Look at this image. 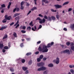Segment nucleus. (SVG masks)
Returning a JSON list of instances; mask_svg holds the SVG:
<instances>
[{
	"label": "nucleus",
	"instance_id": "obj_1",
	"mask_svg": "<svg viewBox=\"0 0 74 74\" xmlns=\"http://www.w3.org/2000/svg\"><path fill=\"white\" fill-rule=\"evenodd\" d=\"M54 44V42H51V43H48L47 46H45L43 47V48L40 46H39L38 48V50L41 53H44L45 52H47L48 51V48H49L51 47V46L53 45Z\"/></svg>",
	"mask_w": 74,
	"mask_h": 74
},
{
	"label": "nucleus",
	"instance_id": "obj_2",
	"mask_svg": "<svg viewBox=\"0 0 74 74\" xmlns=\"http://www.w3.org/2000/svg\"><path fill=\"white\" fill-rule=\"evenodd\" d=\"M38 20L39 21V23H44L45 22V18H43L42 19H41L40 17H37L36 19V21H37Z\"/></svg>",
	"mask_w": 74,
	"mask_h": 74
},
{
	"label": "nucleus",
	"instance_id": "obj_3",
	"mask_svg": "<svg viewBox=\"0 0 74 74\" xmlns=\"http://www.w3.org/2000/svg\"><path fill=\"white\" fill-rule=\"evenodd\" d=\"M47 69L46 67L44 66H42L38 68L37 69V71H44Z\"/></svg>",
	"mask_w": 74,
	"mask_h": 74
},
{
	"label": "nucleus",
	"instance_id": "obj_4",
	"mask_svg": "<svg viewBox=\"0 0 74 74\" xmlns=\"http://www.w3.org/2000/svg\"><path fill=\"white\" fill-rule=\"evenodd\" d=\"M67 53L68 54H70V50L69 49H66L65 50L62 51L61 52V53Z\"/></svg>",
	"mask_w": 74,
	"mask_h": 74
},
{
	"label": "nucleus",
	"instance_id": "obj_5",
	"mask_svg": "<svg viewBox=\"0 0 74 74\" xmlns=\"http://www.w3.org/2000/svg\"><path fill=\"white\" fill-rule=\"evenodd\" d=\"M57 60H55L53 61V62L56 63V64H59V58L58 57L57 58Z\"/></svg>",
	"mask_w": 74,
	"mask_h": 74
},
{
	"label": "nucleus",
	"instance_id": "obj_6",
	"mask_svg": "<svg viewBox=\"0 0 74 74\" xmlns=\"http://www.w3.org/2000/svg\"><path fill=\"white\" fill-rule=\"evenodd\" d=\"M44 65V63L43 62H40L37 64L38 67H42Z\"/></svg>",
	"mask_w": 74,
	"mask_h": 74
},
{
	"label": "nucleus",
	"instance_id": "obj_7",
	"mask_svg": "<svg viewBox=\"0 0 74 74\" xmlns=\"http://www.w3.org/2000/svg\"><path fill=\"white\" fill-rule=\"evenodd\" d=\"M7 15H5V19H6L7 20H10L11 19H12L11 17L10 16H9L8 17V16Z\"/></svg>",
	"mask_w": 74,
	"mask_h": 74
},
{
	"label": "nucleus",
	"instance_id": "obj_8",
	"mask_svg": "<svg viewBox=\"0 0 74 74\" xmlns=\"http://www.w3.org/2000/svg\"><path fill=\"white\" fill-rule=\"evenodd\" d=\"M54 6L56 7V9H58V8H62V5H59L58 4L55 5Z\"/></svg>",
	"mask_w": 74,
	"mask_h": 74
},
{
	"label": "nucleus",
	"instance_id": "obj_9",
	"mask_svg": "<svg viewBox=\"0 0 74 74\" xmlns=\"http://www.w3.org/2000/svg\"><path fill=\"white\" fill-rule=\"evenodd\" d=\"M11 1L9 3V5L8 6V9H10V6H11Z\"/></svg>",
	"mask_w": 74,
	"mask_h": 74
},
{
	"label": "nucleus",
	"instance_id": "obj_10",
	"mask_svg": "<svg viewBox=\"0 0 74 74\" xmlns=\"http://www.w3.org/2000/svg\"><path fill=\"white\" fill-rule=\"evenodd\" d=\"M27 67H25V66H23L22 67V69L24 71H26V70H27Z\"/></svg>",
	"mask_w": 74,
	"mask_h": 74
},
{
	"label": "nucleus",
	"instance_id": "obj_11",
	"mask_svg": "<svg viewBox=\"0 0 74 74\" xmlns=\"http://www.w3.org/2000/svg\"><path fill=\"white\" fill-rule=\"evenodd\" d=\"M20 15V13H16L14 14L13 16V17L15 18V17H16V16H18V15Z\"/></svg>",
	"mask_w": 74,
	"mask_h": 74
},
{
	"label": "nucleus",
	"instance_id": "obj_12",
	"mask_svg": "<svg viewBox=\"0 0 74 74\" xmlns=\"http://www.w3.org/2000/svg\"><path fill=\"white\" fill-rule=\"evenodd\" d=\"M13 35L14 37H16V38L17 37V34H16V32H14Z\"/></svg>",
	"mask_w": 74,
	"mask_h": 74
},
{
	"label": "nucleus",
	"instance_id": "obj_13",
	"mask_svg": "<svg viewBox=\"0 0 74 74\" xmlns=\"http://www.w3.org/2000/svg\"><path fill=\"white\" fill-rule=\"evenodd\" d=\"M32 60H30L28 62V64L29 65H30L32 64Z\"/></svg>",
	"mask_w": 74,
	"mask_h": 74
},
{
	"label": "nucleus",
	"instance_id": "obj_14",
	"mask_svg": "<svg viewBox=\"0 0 74 74\" xmlns=\"http://www.w3.org/2000/svg\"><path fill=\"white\" fill-rule=\"evenodd\" d=\"M70 27L71 28L72 30H73L74 28V24H73V25L71 26Z\"/></svg>",
	"mask_w": 74,
	"mask_h": 74
},
{
	"label": "nucleus",
	"instance_id": "obj_15",
	"mask_svg": "<svg viewBox=\"0 0 74 74\" xmlns=\"http://www.w3.org/2000/svg\"><path fill=\"white\" fill-rule=\"evenodd\" d=\"M48 66L49 67H53V65L52 64H50L48 65Z\"/></svg>",
	"mask_w": 74,
	"mask_h": 74
},
{
	"label": "nucleus",
	"instance_id": "obj_16",
	"mask_svg": "<svg viewBox=\"0 0 74 74\" xmlns=\"http://www.w3.org/2000/svg\"><path fill=\"white\" fill-rule=\"evenodd\" d=\"M69 2L68 1L66 2L65 3H64L63 4V5H66V4H69Z\"/></svg>",
	"mask_w": 74,
	"mask_h": 74
},
{
	"label": "nucleus",
	"instance_id": "obj_17",
	"mask_svg": "<svg viewBox=\"0 0 74 74\" xmlns=\"http://www.w3.org/2000/svg\"><path fill=\"white\" fill-rule=\"evenodd\" d=\"M51 18L52 20H53V21H55V20L56 19V18H55V16H51Z\"/></svg>",
	"mask_w": 74,
	"mask_h": 74
},
{
	"label": "nucleus",
	"instance_id": "obj_18",
	"mask_svg": "<svg viewBox=\"0 0 74 74\" xmlns=\"http://www.w3.org/2000/svg\"><path fill=\"white\" fill-rule=\"evenodd\" d=\"M10 70L11 72H14V69H13V68H11L10 69Z\"/></svg>",
	"mask_w": 74,
	"mask_h": 74
},
{
	"label": "nucleus",
	"instance_id": "obj_19",
	"mask_svg": "<svg viewBox=\"0 0 74 74\" xmlns=\"http://www.w3.org/2000/svg\"><path fill=\"white\" fill-rule=\"evenodd\" d=\"M32 53L31 52L27 53L26 54V56H29V55H31Z\"/></svg>",
	"mask_w": 74,
	"mask_h": 74
},
{
	"label": "nucleus",
	"instance_id": "obj_20",
	"mask_svg": "<svg viewBox=\"0 0 74 74\" xmlns=\"http://www.w3.org/2000/svg\"><path fill=\"white\" fill-rule=\"evenodd\" d=\"M7 22V20L5 18L2 21L3 23H6Z\"/></svg>",
	"mask_w": 74,
	"mask_h": 74
},
{
	"label": "nucleus",
	"instance_id": "obj_21",
	"mask_svg": "<svg viewBox=\"0 0 74 74\" xmlns=\"http://www.w3.org/2000/svg\"><path fill=\"white\" fill-rule=\"evenodd\" d=\"M70 71L72 74H73L74 73V70H73V69H71L70 70Z\"/></svg>",
	"mask_w": 74,
	"mask_h": 74
},
{
	"label": "nucleus",
	"instance_id": "obj_22",
	"mask_svg": "<svg viewBox=\"0 0 74 74\" xmlns=\"http://www.w3.org/2000/svg\"><path fill=\"white\" fill-rule=\"evenodd\" d=\"M3 47H4L3 44L0 43V48L1 49V48H2Z\"/></svg>",
	"mask_w": 74,
	"mask_h": 74
},
{
	"label": "nucleus",
	"instance_id": "obj_23",
	"mask_svg": "<svg viewBox=\"0 0 74 74\" xmlns=\"http://www.w3.org/2000/svg\"><path fill=\"white\" fill-rule=\"evenodd\" d=\"M8 37V36H7V35H5V36H4V37L3 38V39H5V38H7Z\"/></svg>",
	"mask_w": 74,
	"mask_h": 74
},
{
	"label": "nucleus",
	"instance_id": "obj_24",
	"mask_svg": "<svg viewBox=\"0 0 74 74\" xmlns=\"http://www.w3.org/2000/svg\"><path fill=\"white\" fill-rule=\"evenodd\" d=\"M43 57H44L43 55H41L39 57V58L41 59H42L43 58Z\"/></svg>",
	"mask_w": 74,
	"mask_h": 74
},
{
	"label": "nucleus",
	"instance_id": "obj_25",
	"mask_svg": "<svg viewBox=\"0 0 74 74\" xmlns=\"http://www.w3.org/2000/svg\"><path fill=\"white\" fill-rule=\"evenodd\" d=\"M18 23H19V20L17 21L16 23H15V24L14 25V26H16V25H17V24Z\"/></svg>",
	"mask_w": 74,
	"mask_h": 74
},
{
	"label": "nucleus",
	"instance_id": "obj_26",
	"mask_svg": "<svg viewBox=\"0 0 74 74\" xmlns=\"http://www.w3.org/2000/svg\"><path fill=\"white\" fill-rule=\"evenodd\" d=\"M31 27L30 26H29L27 28V30H31Z\"/></svg>",
	"mask_w": 74,
	"mask_h": 74
},
{
	"label": "nucleus",
	"instance_id": "obj_27",
	"mask_svg": "<svg viewBox=\"0 0 74 74\" xmlns=\"http://www.w3.org/2000/svg\"><path fill=\"white\" fill-rule=\"evenodd\" d=\"M21 62L23 63H24L25 62V60L24 59H22L21 60Z\"/></svg>",
	"mask_w": 74,
	"mask_h": 74
},
{
	"label": "nucleus",
	"instance_id": "obj_28",
	"mask_svg": "<svg viewBox=\"0 0 74 74\" xmlns=\"http://www.w3.org/2000/svg\"><path fill=\"white\" fill-rule=\"evenodd\" d=\"M4 49H8V47L6 46L4 47Z\"/></svg>",
	"mask_w": 74,
	"mask_h": 74
},
{
	"label": "nucleus",
	"instance_id": "obj_29",
	"mask_svg": "<svg viewBox=\"0 0 74 74\" xmlns=\"http://www.w3.org/2000/svg\"><path fill=\"white\" fill-rule=\"evenodd\" d=\"M41 61V59L40 58H38L37 59V61L38 62H40Z\"/></svg>",
	"mask_w": 74,
	"mask_h": 74
},
{
	"label": "nucleus",
	"instance_id": "obj_30",
	"mask_svg": "<svg viewBox=\"0 0 74 74\" xmlns=\"http://www.w3.org/2000/svg\"><path fill=\"white\" fill-rule=\"evenodd\" d=\"M48 19L49 20V21H51L52 20V19H51V17L50 16L48 17Z\"/></svg>",
	"mask_w": 74,
	"mask_h": 74
},
{
	"label": "nucleus",
	"instance_id": "obj_31",
	"mask_svg": "<svg viewBox=\"0 0 74 74\" xmlns=\"http://www.w3.org/2000/svg\"><path fill=\"white\" fill-rule=\"evenodd\" d=\"M71 48L72 51H74V46H71Z\"/></svg>",
	"mask_w": 74,
	"mask_h": 74
},
{
	"label": "nucleus",
	"instance_id": "obj_32",
	"mask_svg": "<svg viewBox=\"0 0 74 74\" xmlns=\"http://www.w3.org/2000/svg\"><path fill=\"white\" fill-rule=\"evenodd\" d=\"M66 44L68 46H69V45H70V43L69 42H68L66 43Z\"/></svg>",
	"mask_w": 74,
	"mask_h": 74
},
{
	"label": "nucleus",
	"instance_id": "obj_33",
	"mask_svg": "<svg viewBox=\"0 0 74 74\" xmlns=\"http://www.w3.org/2000/svg\"><path fill=\"white\" fill-rule=\"evenodd\" d=\"M1 7L2 8H4V7H5V4H3L1 5Z\"/></svg>",
	"mask_w": 74,
	"mask_h": 74
},
{
	"label": "nucleus",
	"instance_id": "obj_34",
	"mask_svg": "<svg viewBox=\"0 0 74 74\" xmlns=\"http://www.w3.org/2000/svg\"><path fill=\"white\" fill-rule=\"evenodd\" d=\"M48 73V71H45L43 72V74H47Z\"/></svg>",
	"mask_w": 74,
	"mask_h": 74
},
{
	"label": "nucleus",
	"instance_id": "obj_35",
	"mask_svg": "<svg viewBox=\"0 0 74 74\" xmlns=\"http://www.w3.org/2000/svg\"><path fill=\"white\" fill-rule=\"evenodd\" d=\"M21 32L22 33H26V31H24L23 30H22L21 31Z\"/></svg>",
	"mask_w": 74,
	"mask_h": 74
},
{
	"label": "nucleus",
	"instance_id": "obj_36",
	"mask_svg": "<svg viewBox=\"0 0 74 74\" xmlns=\"http://www.w3.org/2000/svg\"><path fill=\"white\" fill-rule=\"evenodd\" d=\"M19 19V16H18L17 17H16L15 18V19L16 20H18V19Z\"/></svg>",
	"mask_w": 74,
	"mask_h": 74
},
{
	"label": "nucleus",
	"instance_id": "obj_37",
	"mask_svg": "<svg viewBox=\"0 0 74 74\" xmlns=\"http://www.w3.org/2000/svg\"><path fill=\"white\" fill-rule=\"evenodd\" d=\"M70 46H73L74 45V43L73 42H71L70 43Z\"/></svg>",
	"mask_w": 74,
	"mask_h": 74
},
{
	"label": "nucleus",
	"instance_id": "obj_38",
	"mask_svg": "<svg viewBox=\"0 0 74 74\" xmlns=\"http://www.w3.org/2000/svg\"><path fill=\"white\" fill-rule=\"evenodd\" d=\"M20 46L21 47H23V43H21L20 44Z\"/></svg>",
	"mask_w": 74,
	"mask_h": 74
},
{
	"label": "nucleus",
	"instance_id": "obj_39",
	"mask_svg": "<svg viewBox=\"0 0 74 74\" xmlns=\"http://www.w3.org/2000/svg\"><path fill=\"white\" fill-rule=\"evenodd\" d=\"M44 18H45V19H48V17L46 15H45L44 16Z\"/></svg>",
	"mask_w": 74,
	"mask_h": 74
},
{
	"label": "nucleus",
	"instance_id": "obj_40",
	"mask_svg": "<svg viewBox=\"0 0 74 74\" xmlns=\"http://www.w3.org/2000/svg\"><path fill=\"white\" fill-rule=\"evenodd\" d=\"M39 53V51H36L35 53V55H37V54H38Z\"/></svg>",
	"mask_w": 74,
	"mask_h": 74
},
{
	"label": "nucleus",
	"instance_id": "obj_41",
	"mask_svg": "<svg viewBox=\"0 0 74 74\" xmlns=\"http://www.w3.org/2000/svg\"><path fill=\"white\" fill-rule=\"evenodd\" d=\"M51 11L52 12H56V10H54L53 9H51Z\"/></svg>",
	"mask_w": 74,
	"mask_h": 74
},
{
	"label": "nucleus",
	"instance_id": "obj_42",
	"mask_svg": "<svg viewBox=\"0 0 74 74\" xmlns=\"http://www.w3.org/2000/svg\"><path fill=\"white\" fill-rule=\"evenodd\" d=\"M16 11L17 12H18L19 11V8H16Z\"/></svg>",
	"mask_w": 74,
	"mask_h": 74
},
{
	"label": "nucleus",
	"instance_id": "obj_43",
	"mask_svg": "<svg viewBox=\"0 0 74 74\" xmlns=\"http://www.w3.org/2000/svg\"><path fill=\"white\" fill-rule=\"evenodd\" d=\"M24 4V2H23V1H22L21 3V6H23V5Z\"/></svg>",
	"mask_w": 74,
	"mask_h": 74
},
{
	"label": "nucleus",
	"instance_id": "obj_44",
	"mask_svg": "<svg viewBox=\"0 0 74 74\" xmlns=\"http://www.w3.org/2000/svg\"><path fill=\"white\" fill-rule=\"evenodd\" d=\"M23 8H24V7L23 6L21 5V10H23Z\"/></svg>",
	"mask_w": 74,
	"mask_h": 74
},
{
	"label": "nucleus",
	"instance_id": "obj_45",
	"mask_svg": "<svg viewBox=\"0 0 74 74\" xmlns=\"http://www.w3.org/2000/svg\"><path fill=\"white\" fill-rule=\"evenodd\" d=\"M39 16H40V17H41L42 18L43 17V16L41 14H39L38 15Z\"/></svg>",
	"mask_w": 74,
	"mask_h": 74
},
{
	"label": "nucleus",
	"instance_id": "obj_46",
	"mask_svg": "<svg viewBox=\"0 0 74 74\" xmlns=\"http://www.w3.org/2000/svg\"><path fill=\"white\" fill-rule=\"evenodd\" d=\"M19 24H18L15 27V28H16V29H17V28H18V27H19Z\"/></svg>",
	"mask_w": 74,
	"mask_h": 74
},
{
	"label": "nucleus",
	"instance_id": "obj_47",
	"mask_svg": "<svg viewBox=\"0 0 74 74\" xmlns=\"http://www.w3.org/2000/svg\"><path fill=\"white\" fill-rule=\"evenodd\" d=\"M72 8H70L68 10V12H70V11H71V10H72Z\"/></svg>",
	"mask_w": 74,
	"mask_h": 74
},
{
	"label": "nucleus",
	"instance_id": "obj_48",
	"mask_svg": "<svg viewBox=\"0 0 74 74\" xmlns=\"http://www.w3.org/2000/svg\"><path fill=\"white\" fill-rule=\"evenodd\" d=\"M22 29H24V30H25V29H26V26H23V27Z\"/></svg>",
	"mask_w": 74,
	"mask_h": 74
},
{
	"label": "nucleus",
	"instance_id": "obj_49",
	"mask_svg": "<svg viewBox=\"0 0 74 74\" xmlns=\"http://www.w3.org/2000/svg\"><path fill=\"white\" fill-rule=\"evenodd\" d=\"M14 24V22H12V23L10 24V26H12V25H13Z\"/></svg>",
	"mask_w": 74,
	"mask_h": 74
},
{
	"label": "nucleus",
	"instance_id": "obj_50",
	"mask_svg": "<svg viewBox=\"0 0 74 74\" xmlns=\"http://www.w3.org/2000/svg\"><path fill=\"white\" fill-rule=\"evenodd\" d=\"M56 18L57 19H59V16L58 14H57L56 15Z\"/></svg>",
	"mask_w": 74,
	"mask_h": 74
},
{
	"label": "nucleus",
	"instance_id": "obj_51",
	"mask_svg": "<svg viewBox=\"0 0 74 74\" xmlns=\"http://www.w3.org/2000/svg\"><path fill=\"white\" fill-rule=\"evenodd\" d=\"M47 58H43V60H44V61H45V60H47Z\"/></svg>",
	"mask_w": 74,
	"mask_h": 74
},
{
	"label": "nucleus",
	"instance_id": "obj_52",
	"mask_svg": "<svg viewBox=\"0 0 74 74\" xmlns=\"http://www.w3.org/2000/svg\"><path fill=\"white\" fill-rule=\"evenodd\" d=\"M5 51H6L4 49H3L2 50V52H3V53H4V52H5Z\"/></svg>",
	"mask_w": 74,
	"mask_h": 74
},
{
	"label": "nucleus",
	"instance_id": "obj_53",
	"mask_svg": "<svg viewBox=\"0 0 74 74\" xmlns=\"http://www.w3.org/2000/svg\"><path fill=\"white\" fill-rule=\"evenodd\" d=\"M16 8H15L13 10V12H15V11H16Z\"/></svg>",
	"mask_w": 74,
	"mask_h": 74
},
{
	"label": "nucleus",
	"instance_id": "obj_54",
	"mask_svg": "<svg viewBox=\"0 0 74 74\" xmlns=\"http://www.w3.org/2000/svg\"><path fill=\"white\" fill-rule=\"evenodd\" d=\"M42 28V25H40L39 27V29H41Z\"/></svg>",
	"mask_w": 74,
	"mask_h": 74
},
{
	"label": "nucleus",
	"instance_id": "obj_55",
	"mask_svg": "<svg viewBox=\"0 0 74 74\" xmlns=\"http://www.w3.org/2000/svg\"><path fill=\"white\" fill-rule=\"evenodd\" d=\"M32 24H33V22L31 21L29 23V25H30V26H32Z\"/></svg>",
	"mask_w": 74,
	"mask_h": 74
},
{
	"label": "nucleus",
	"instance_id": "obj_56",
	"mask_svg": "<svg viewBox=\"0 0 74 74\" xmlns=\"http://www.w3.org/2000/svg\"><path fill=\"white\" fill-rule=\"evenodd\" d=\"M63 30L64 31H67V28H64Z\"/></svg>",
	"mask_w": 74,
	"mask_h": 74
},
{
	"label": "nucleus",
	"instance_id": "obj_57",
	"mask_svg": "<svg viewBox=\"0 0 74 74\" xmlns=\"http://www.w3.org/2000/svg\"><path fill=\"white\" fill-rule=\"evenodd\" d=\"M41 43V41H39L37 42V44H39Z\"/></svg>",
	"mask_w": 74,
	"mask_h": 74
},
{
	"label": "nucleus",
	"instance_id": "obj_58",
	"mask_svg": "<svg viewBox=\"0 0 74 74\" xmlns=\"http://www.w3.org/2000/svg\"><path fill=\"white\" fill-rule=\"evenodd\" d=\"M31 12H32V11H31V10L29 11V12L27 14V15H29L30 13H31Z\"/></svg>",
	"mask_w": 74,
	"mask_h": 74
},
{
	"label": "nucleus",
	"instance_id": "obj_59",
	"mask_svg": "<svg viewBox=\"0 0 74 74\" xmlns=\"http://www.w3.org/2000/svg\"><path fill=\"white\" fill-rule=\"evenodd\" d=\"M69 67L70 68L72 69V68H73V65H69Z\"/></svg>",
	"mask_w": 74,
	"mask_h": 74
},
{
	"label": "nucleus",
	"instance_id": "obj_60",
	"mask_svg": "<svg viewBox=\"0 0 74 74\" xmlns=\"http://www.w3.org/2000/svg\"><path fill=\"white\" fill-rule=\"evenodd\" d=\"M45 3H49V2L48 1H46H46H45Z\"/></svg>",
	"mask_w": 74,
	"mask_h": 74
},
{
	"label": "nucleus",
	"instance_id": "obj_61",
	"mask_svg": "<svg viewBox=\"0 0 74 74\" xmlns=\"http://www.w3.org/2000/svg\"><path fill=\"white\" fill-rule=\"evenodd\" d=\"M29 73V72L28 71V70L26 71L25 72V74H27V73Z\"/></svg>",
	"mask_w": 74,
	"mask_h": 74
},
{
	"label": "nucleus",
	"instance_id": "obj_62",
	"mask_svg": "<svg viewBox=\"0 0 74 74\" xmlns=\"http://www.w3.org/2000/svg\"><path fill=\"white\" fill-rule=\"evenodd\" d=\"M8 47H11V44L10 43H8Z\"/></svg>",
	"mask_w": 74,
	"mask_h": 74
},
{
	"label": "nucleus",
	"instance_id": "obj_63",
	"mask_svg": "<svg viewBox=\"0 0 74 74\" xmlns=\"http://www.w3.org/2000/svg\"><path fill=\"white\" fill-rule=\"evenodd\" d=\"M26 40L27 41H29L30 40V38H27Z\"/></svg>",
	"mask_w": 74,
	"mask_h": 74
},
{
	"label": "nucleus",
	"instance_id": "obj_64",
	"mask_svg": "<svg viewBox=\"0 0 74 74\" xmlns=\"http://www.w3.org/2000/svg\"><path fill=\"white\" fill-rule=\"evenodd\" d=\"M33 8L34 10H37V8L36 7H34Z\"/></svg>",
	"mask_w": 74,
	"mask_h": 74
}]
</instances>
